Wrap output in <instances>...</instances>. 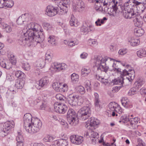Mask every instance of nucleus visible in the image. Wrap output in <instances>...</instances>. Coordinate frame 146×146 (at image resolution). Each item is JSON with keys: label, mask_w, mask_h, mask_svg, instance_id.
Masks as SVG:
<instances>
[{"label": "nucleus", "mask_w": 146, "mask_h": 146, "mask_svg": "<svg viewBox=\"0 0 146 146\" xmlns=\"http://www.w3.org/2000/svg\"><path fill=\"white\" fill-rule=\"evenodd\" d=\"M30 28L25 33H23L20 38L19 43L21 45H25L35 41L37 43H40L44 39V32L43 31L38 29L39 25L37 24L31 23L29 25Z\"/></svg>", "instance_id": "nucleus-1"}, {"label": "nucleus", "mask_w": 146, "mask_h": 146, "mask_svg": "<svg viewBox=\"0 0 146 146\" xmlns=\"http://www.w3.org/2000/svg\"><path fill=\"white\" fill-rule=\"evenodd\" d=\"M91 107L90 104L86 105L79 110L77 114L74 110L69 109L68 111L66 116L68 122L71 125H75L78 123V120L76 119L78 115L81 120L84 121L88 119L91 115Z\"/></svg>", "instance_id": "nucleus-2"}, {"label": "nucleus", "mask_w": 146, "mask_h": 146, "mask_svg": "<svg viewBox=\"0 0 146 146\" xmlns=\"http://www.w3.org/2000/svg\"><path fill=\"white\" fill-rule=\"evenodd\" d=\"M107 4L102 7L103 10L105 13L108 14H115L117 12H121L125 19H128V1L126 2L123 5H120L116 0H112L111 2H107Z\"/></svg>", "instance_id": "nucleus-3"}, {"label": "nucleus", "mask_w": 146, "mask_h": 146, "mask_svg": "<svg viewBox=\"0 0 146 146\" xmlns=\"http://www.w3.org/2000/svg\"><path fill=\"white\" fill-rule=\"evenodd\" d=\"M86 123L85 125V127L91 130V137L94 138V139H98L99 137L98 133L93 130L97 127V126L99 124L98 120L94 117H91Z\"/></svg>", "instance_id": "nucleus-4"}, {"label": "nucleus", "mask_w": 146, "mask_h": 146, "mask_svg": "<svg viewBox=\"0 0 146 146\" xmlns=\"http://www.w3.org/2000/svg\"><path fill=\"white\" fill-rule=\"evenodd\" d=\"M93 63L95 65V67H97V70H100L106 72L109 69V67L106 66V62L107 60L106 58H104L101 56H95L93 59Z\"/></svg>", "instance_id": "nucleus-5"}, {"label": "nucleus", "mask_w": 146, "mask_h": 146, "mask_svg": "<svg viewBox=\"0 0 146 146\" xmlns=\"http://www.w3.org/2000/svg\"><path fill=\"white\" fill-rule=\"evenodd\" d=\"M141 4H142V2H138L135 0H128V6L130 10L128 11V19L133 18L135 17L137 15V5Z\"/></svg>", "instance_id": "nucleus-6"}, {"label": "nucleus", "mask_w": 146, "mask_h": 146, "mask_svg": "<svg viewBox=\"0 0 146 146\" xmlns=\"http://www.w3.org/2000/svg\"><path fill=\"white\" fill-rule=\"evenodd\" d=\"M113 69L115 71H116L118 73L120 74L121 77L113 80L112 82L113 83V84H123L124 83V80L126 79H126L128 78L127 76L128 75V71L125 69L121 71V69L118 67H114Z\"/></svg>", "instance_id": "nucleus-7"}, {"label": "nucleus", "mask_w": 146, "mask_h": 146, "mask_svg": "<svg viewBox=\"0 0 146 146\" xmlns=\"http://www.w3.org/2000/svg\"><path fill=\"white\" fill-rule=\"evenodd\" d=\"M42 124L41 121L37 118H33V121L28 132L34 133L38 132L41 128Z\"/></svg>", "instance_id": "nucleus-8"}, {"label": "nucleus", "mask_w": 146, "mask_h": 146, "mask_svg": "<svg viewBox=\"0 0 146 146\" xmlns=\"http://www.w3.org/2000/svg\"><path fill=\"white\" fill-rule=\"evenodd\" d=\"M14 123L13 121L11 122L10 121H7L5 123H1L0 124V128L1 131L4 133L5 136H6L9 133L10 129L14 127Z\"/></svg>", "instance_id": "nucleus-9"}, {"label": "nucleus", "mask_w": 146, "mask_h": 146, "mask_svg": "<svg viewBox=\"0 0 146 146\" xmlns=\"http://www.w3.org/2000/svg\"><path fill=\"white\" fill-rule=\"evenodd\" d=\"M33 120L32 116L30 113H26L23 116L24 127L27 132L29 130V128L30 127Z\"/></svg>", "instance_id": "nucleus-10"}, {"label": "nucleus", "mask_w": 146, "mask_h": 146, "mask_svg": "<svg viewBox=\"0 0 146 146\" xmlns=\"http://www.w3.org/2000/svg\"><path fill=\"white\" fill-rule=\"evenodd\" d=\"M81 97L78 95H75L74 94H69L66 98V100L68 104L72 106H75L79 102Z\"/></svg>", "instance_id": "nucleus-11"}, {"label": "nucleus", "mask_w": 146, "mask_h": 146, "mask_svg": "<svg viewBox=\"0 0 146 146\" xmlns=\"http://www.w3.org/2000/svg\"><path fill=\"white\" fill-rule=\"evenodd\" d=\"M59 8L51 5L48 6L46 10V14L49 17H53L56 15L58 13Z\"/></svg>", "instance_id": "nucleus-12"}, {"label": "nucleus", "mask_w": 146, "mask_h": 146, "mask_svg": "<svg viewBox=\"0 0 146 146\" xmlns=\"http://www.w3.org/2000/svg\"><path fill=\"white\" fill-rule=\"evenodd\" d=\"M85 7V4L82 0H77L76 3L73 5V11L75 12L82 11L84 10Z\"/></svg>", "instance_id": "nucleus-13"}, {"label": "nucleus", "mask_w": 146, "mask_h": 146, "mask_svg": "<svg viewBox=\"0 0 146 146\" xmlns=\"http://www.w3.org/2000/svg\"><path fill=\"white\" fill-rule=\"evenodd\" d=\"M107 2L105 0H94V7L97 10H102V7L107 5Z\"/></svg>", "instance_id": "nucleus-14"}, {"label": "nucleus", "mask_w": 146, "mask_h": 146, "mask_svg": "<svg viewBox=\"0 0 146 146\" xmlns=\"http://www.w3.org/2000/svg\"><path fill=\"white\" fill-rule=\"evenodd\" d=\"M55 111L60 113H64L67 110V106L64 104H60L57 106L54 107Z\"/></svg>", "instance_id": "nucleus-15"}, {"label": "nucleus", "mask_w": 146, "mask_h": 146, "mask_svg": "<svg viewBox=\"0 0 146 146\" xmlns=\"http://www.w3.org/2000/svg\"><path fill=\"white\" fill-rule=\"evenodd\" d=\"M139 121L137 117H135L131 118H129L128 117V122H129V125L128 123V126H129V128L131 129H134L135 128V124L138 123Z\"/></svg>", "instance_id": "nucleus-16"}, {"label": "nucleus", "mask_w": 146, "mask_h": 146, "mask_svg": "<svg viewBox=\"0 0 146 146\" xmlns=\"http://www.w3.org/2000/svg\"><path fill=\"white\" fill-rule=\"evenodd\" d=\"M55 144L57 146H68V141L66 139H61L55 141Z\"/></svg>", "instance_id": "nucleus-17"}, {"label": "nucleus", "mask_w": 146, "mask_h": 146, "mask_svg": "<svg viewBox=\"0 0 146 146\" xmlns=\"http://www.w3.org/2000/svg\"><path fill=\"white\" fill-rule=\"evenodd\" d=\"M49 82L47 77H43L38 82H37V84L41 87L46 86Z\"/></svg>", "instance_id": "nucleus-18"}, {"label": "nucleus", "mask_w": 146, "mask_h": 146, "mask_svg": "<svg viewBox=\"0 0 146 146\" xmlns=\"http://www.w3.org/2000/svg\"><path fill=\"white\" fill-rule=\"evenodd\" d=\"M129 66L128 65V81L131 84L132 82L135 78V72L133 69L131 68L129 69Z\"/></svg>", "instance_id": "nucleus-19"}, {"label": "nucleus", "mask_w": 146, "mask_h": 146, "mask_svg": "<svg viewBox=\"0 0 146 146\" xmlns=\"http://www.w3.org/2000/svg\"><path fill=\"white\" fill-rule=\"evenodd\" d=\"M128 42L131 46H135L139 44L140 41L139 39L135 38L133 37H131L129 38Z\"/></svg>", "instance_id": "nucleus-20"}, {"label": "nucleus", "mask_w": 146, "mask_h": 146, "mask_svg": "<svg viewBox=\"0 0 146 146\" xmlns=\"http://www.w3.org/2000/svg\"><path fill=\"white\" fill-rule=\"evenodd\" d=\"M135 35L137 36H142L144 33V30L140 27H137L134 29Z\"/></svg>", "instance_id": "nucleus-21"}, {"label": "nucleus", "mask_w": 146, "mask_h": 146, "mask_svg": "<svg viewBox=\"0 0 146 146\" xmlns=\"http://www.w3.org/2000/svg\"><path fill=\"white\" fill-rule=\"evenodd\" d=\"M25 81L21 80H16L15 86L17 89H22L24 85Z\"/></svg>", "instance_id": "nucleus-22"}, {"label": "nucleus", "mask_w": 146, "mask_h": 146, "mask_svg": "<svg viewBox=\"0 0 146 146\" xmlns=\"http://www.w3.org/2000/svg\"><path fill=\"white\" fill-rule=\"evenodd\" d=\"M92 27L91 25L90 26L88 29L86 26L84 25L82 26L81 28L80 31L81 34L83 35H86L88 34L89 31H91L92 30L90 29V28Z\"/></svg>", "instance_id": "nucleus-23"}, {"label": "nucleus", "mask_w": 146, "mask_h": 146, "mask_svg": "<svg viewBox=\"0 0 146 146\" xmlns=\"http://www.w3.org/2000/svg\"><path fill=\"white\" fill-rule=\"evenodd\" d=\"M137 56L140 58L146 57V50L144 49H141L137 52Z\"/></svg>", "instance_id": "nucleus-24"}, {"label": "nucleus", "mask_w": 146, "mask_h": 146, "mask_svg": "<svg viewBox=\"0 0 146 146\" xmlns=\"http://www.w3.org/2000/svg\"><path fill=\"white\" fill-rule=\"evenodd\" d=\"M48 42L52 44V46L56 45L57 44L56 38L54 36H49L48 38Z\"/></svg>", "instance_id": "nucleus-25"}, {"label": "nucleus", "mask_w": 146, "mask_h": 146, "mask_svg": "<svg viewBox=\"0 0 146 146\" xmlns=\"http://www.w3.org/2000/svg\"><path fill=\"white\" fill-rule=\"evenodd\" d=\"M26 14L22 15L19 17L17 19L16 22L19 25H21L23 24V23L25 21V15Z\"/></svg>", "instance_id": "nucleus-26"}, {"label": "nucleus", "mask_w": 146, "mask_h": 146, "mask_svg": "<svg viewBox=\"0 0 146 146\" xmlns=\"http://www.w3.org/2000/svg\"><path fill=\"white\" fill-rule=\"evenodd\" d=\"M142 19L141 18H138L137 17H136L134 19L133 21L135 26L137 27H140L143 23Z\"/></svg>", "instance_id": "nucleus-27"}, {"label": "nucleus", "mask_w": 146, "mask_h": 146, "mask_svg": "<svg viewBox=\"0 0 146 146\" xmlns=\"http://www.w3.org/2000/svg\"><path fill=\"white\" fill-rule=\"evenodd\" d=\"M62 83H60L59 82H54L52 84L53 88L56 92L60 90L59 89L61 88V86Z\"/></svg>", "instance_id": "nucleus-28"}, {"label": "nucleus", "mask_w": 146, "mask_h": 146, "mask_svg": "<svg viewBox=\"0 0 146 146\" xmlns=\"http://www.w3.org/2000/svg\"><path fill=\"white\" fill-rule=\"evenodd\" d=\"M15 76L19 79H22L23 78L25 77V74L24 73L20 70L16 71L15 72Z\"/></svg>", "instance_id": "nucleus-29"}, {"label": "nucleus", "mask_w": 146, "mask_h": 146, "mask_svg": "<svg viewBox=\"0 0 146 146\" xmlns=\"http://www.w3.org/2000/svg\"><path fill=\"white\" fill-rule=\"evenodd\" d=\"M13 59H12V58L11 57L10 58V60L11 63H9L8 64H6L5 68L7 69H10L11 68L12 64H15L16 62V60L15 59L13 58Z\"/></svg>", "instance_id": "nucleus-30"}, {"label": "nucleus", "mask_w": 146, "mask_h": 146, "mask_svg": "<svg viewBox=\"0 0 146 146\" xmlns=\"http://www.w3.org/2000/svg\"><path fill=\"white\" fill-rule=\"evenodd\" d=\"M90 72V70L87 69L86 68H83L81 70V74L82 76L84 77L87 76Z\"/></svg>", "instance_id": "nucleus-31"}, {"label": "nucleus", "mask_w": 146, "mask_h": 146, "mask_svg": "<svg viewBox=\"0 0 146 146\" xmlns=\"http://www.w3.org/2000/svg\"><path fill=\"white\" fill-rule=\"evenodd\" d=\"M56 98L57 100H59L62 103L65 102L66 98L61 94H58L56 95Z\"/></svg>", "instance_id": "nucleus-32"}, {"label": "nucleus", "mask_w": 146, "mask_h": 146, "mask_svg": "<svg viewBox=\"0 0 146 146\" xmlns=\"http://www.w3.org/2000/svg\"><path fill=\"white\" fill-rule=\"evenodd\" d=\"M121 102L123 106L125 108H128V99L127 97H123L121 100Z\"/></svg>", "instance_id": "nucleus-33"}, {"label": "nucleus", "mask_w": 146, "mask_h": 146, "mask_svg": "<svg viewBox=\"0 0 146 146\" xmlns=\"http://www.w3.org/2000/svg\"><path fill=\"white\" fill-rule=\"evenodd\" d=\"M71 79L72 81L73 82L76 81L78 82L79 80V76L77 74L75 73H74L71 75Z\"/></svg>", "instance_id": "nucleus-34"}, {"label": "nucleus", "mask_w": 146, "mask_h": 146, "mask_svg": "<svg viewBox=\"0 0 146 146\" xmlns=\"http://www.w3.org/2000/svg\"><path fill=\"white\" fill-rule=\"evenodd\" d=\"M22 66L23 68L26 70H29L30 69V66L29 63L27 62L23 63Z\"/></svg>", "instance_id": "nucleus-35"}, {"label": "nucleus", "mask_w": 146, "mask_h": 146, "mask_svg": "<svg viewBox=\"0 0 146 146\" xmlns=\"http://www.w3.org/2000/svg\"><path fill=\"white\" fill-rule=\"evenodd\" d=\"M14 4V1L12 0H9L8 1H6L5 7L11 8L13 5Z\"/></svg>", "instance_id": "nucleus-36"}, {"label": "nucleus", "mask_w": 146, "mask_h": 146, "mask_svg": "<svg viewBox=\"0 0 146 146\" xmlns=\"http://www.w3.org/2000/svg\"><path fill=\"white\" fill-rule=\"evenodd\" d=\"M18 135L17 136L16 140L17 142H23L24 139L19 132H17Z\"/></svg>", "instance_id": "nucleus-37"}, {"label": "nucleus", "mask_w": 146, "mask_h": 146, "mask_svg": "<svg viewBox=\"0 0 146 146\" xmlns=\"http://www.w3.org/2000/svg\"><path fill=\"white\" fill-rule=\"evenodd\" d=\"M117 105V104L115 102H111L108 105V107L110 109L113 111L114 108Z\"/></svg>", "instance_id": "nucleus-38"}, {"label": "nucleus", "mask_w": 146, "mask_h": 146, "mask_svg": "<svg viewBox=\"0 0 146 146\" xmlns=\"http://www.w3.org/2000/svg\"><path fill=\"white\" fill-rule=\"evenodd\" d=\"M45 63L43 60L41 59L37 62V66L42 68L44 66Z\"/></svg>", "instance_id": "nucleus-39"}, {"label": "nucleus", "mask_w": 146, "mask_h": 146, "mask_svg": "<svg viewBox=\"0 0 146 146\" xmlns=\"http://www.w3.org/2000/svg\"><path fill=\"white\" fill-rule=\"evenodd\" d=\"M83 137L77 135L76 141H75V144H80L83 141Z\"/></svg>", "instance_id": "nucleus-40"}, {"label": "nucleus", "mask_w": 146, "mask_h": 146, "mask_svg": "<svg viewBox=\"0 0 146 146\" xmlns=\"http://www.w3.org/2000/svg\"><path fill=\"white\" fill-rule=\"evenodd\" d=\"M78 44V42L77 40H76L68 41L67 42L68 45L71 47L73 46H74Z\"/></svg>", "instance_id": "nucleus-41"}, {"label": "nucleus", "mask_w": 146, "mask_h": 146, "mask_svg": "<svg viewBox=\"0 0 146 146\" xmlns=\"http://www.w3.org/2000/svg\"><path fill=\"white\" fill-rule=\"evenodd\" d=\"M116 106L114 108V111H115L116 113H118L119 114H121L122 112V110L119 105L117 104Z\"/></svg>", "instance_id": "nucleus-42"}, {"label": "nucleus", "mask_w": 146, "mask_h": 146, "mask_svg": "<svg viewBox=\"0 0 146 146\" xmlns=\"http://www.w3.org/2000/svg\"><path fill=\"white\" fill-rule=\"evenodd\" d=\"M138 90L135 87H133L130 89L128 92V94L130 95H133L135 94Z\"/></svg>", "instance_id": "nucleus-43"}, {"label": "nucleus", "mask_w": 146, "mask_h": 146, "mask_svg": "<svg viewBox=\"0 0 146 146\" xmlns=\"http://www.w3.org/2000/svg\"><path fill=\"white\" fill-rule=\"evenodd\" d=\"M77 88L78 92H79L81 94H84L85 93V90L84 87L82 86H79Z\"/></svg>", "instance_id": "nucleus-44"}, {"label": "nucleus", "mask_w": 146, "mask_h": 146, "mask_svg": "<svg viewBox=\"0 0 146 146\" xmlns=\"http://www.w3.org/2000/svg\"><path fill=\"white\" fill-rule=\"evenodd\" d=\"M121 119L122 120V123L124 124H126V125L127 124L128 118L127 115H124L122 116L121 117Z\"/></svg>", "instance_id": "nucleus-45"}, {"label": "nucleus", "mask_w": 146, "mask_h": 146, "mask_svg": "<svg viewBox=\"0 0 146 146\" xmlns=\"http://www.w3.org/2000/svg\"><path fill=\"white\" fill-rule=\"evenodd\" d=\"M144 83V82L143 81H139L137 82H136L135 84L136 86L137 89L138 90L139 88L141 87L143 84Z\"/></svg>", "instance_id": "nucleus-46"}, {"label": "nucleus", "mask_w": 146, "mask_h": 146, "mask_svg": "<svg viewBox=\"0 0 146 146\" xmlns=\"http://www.w3.org/2000/svg\"><path fill=\"white\" fill-rule=\"evenodd\" d=\"M3 27L5 29V31L7 33H10L12 30L11 27L7 24H5L4 25H3Z\"/></svg>", "instance_id": "nucleus-47"}, {"label": "nucleus", "mask_w": 146, "mask_h": 146, "mask_svg": "<svg viewBox=\"0 0 146 146\" xmlns=\"http://www.w3.org/2000/svg\"><path fill=\"white\" fill-rule=\"evenodd\" d=\"M75 20L74 17V16L73 17L72 16L70 21V24L71 26L76 27L77 26V25H76L75 24ZM76 25H77L76 24Z\"/></svg>", "instance_id": "nucleus-48"}, {"label": "nucleus", "mask_w": 146, "mask_h": 146, "mask_svg": "<svg viewBox=\"0 0 146 146\" xmlns=\"http://www.w3.org/2000/svg\"><path fill=\"white\" fill-rule=\"evenodd\" d=\"M77 135H72L70 137V139L71 142L75 144V141H76Z\"/></svg>", "instance_id": "nucleus-49"}, {"label": "nucleus", "mask_w": 146, "mask_h": 146, "mask_svg": "<svg viewBox=\"0 0 146 146\" xmlns=\"http://www.w3.org/2000/svg\"><path fill=\"white\" fill-rule=\"evenodd\" d=\"M99 80H100L101 82L106 85L108 84V79H105L104 78H103L100 77H99Z\"/></svg>", "instance_id": "nucleus-50"}, {"label": "nucleus", "mask_w": 146, "mask_h": 146, "mask_svg": "<svg viewBox=\"0 0 146 146\" xmlns=\"http://www.w3.org/2000/svg\"><path fill=\"white\" fill-rule=\"evenodd\" d=\"M51 56L50 54H46L45 55V60L46 62H50L51 60Z\"/></svg>", "instance_id": "nucleus-51"}, {"label": "nucleus", "mask_w": 146, "mask_h": 146, "mask_svg": "<svg viewBox=\"0 0 146 146\" xmlns=\"http://www.w3.org/2000/svg\"><path fill=\"white\" fill-rule=\"evenodd\" d=\"M62 1H64L65 2H63L62 3V5L63 6L65 7V9L63 8L64 9L66 10L65 8H67L68 4L69 3V2L70 0H62Z\"/></svg>", "instance_id": "nucleus-52"}, {"label": "nucleus", "mask_w": 146, "mask_h": 146, "mask_svg": "<svg viewBox=\"0 0 146 146\" xmlns=\"http://www.w3.org/2000/svg\"><path fill=\"white\" fill-rule=\"evenodd\" d=\"M43 25L44 27V29L47 30L50 29L51 27V26L48 23H43Z\"/></svg>", "instance_id": "nucleus-53"}, {"label": "nucleus", "mask_w": 146, "mask_h": 146, "mask_svg": "<svg viewBox=\"0 0 146 146\" xmlns=\"http://www.w3.org/2000/svg\"><path fill=\"white\" fill-rule=\"evenodd\" d=\"M104 23V22L103 20H100V19H98L97 21L95 22V24L97 26H100L101 25V24H103Z\"/></svg>", "instance_id": "nucleus-54"}, {"label": "nucleus", "mask_w": 146, "mask_h": 146, "mask_svg": "<svg viewBox=\"0 0 146 146\" xmlns=\"http://www.w3.org/2000/svg\"><path fill=\"white\" fill-rule=\"evenodd\" d=\"M53 140V138L52 137L48 136L47 137H44L43 139V140L45 142H50L51 140Z\"/></svg>", "instance_id": "nucleus-55"}, {"label": "nucleus", "mask_w": 146, "mask_h": 146, "mask_svg": "<svg viewBox=\"0 0 146 146\" xmlns=\"http://www.w3.org/2000/svg\"><path fill=\"white\" fill-rule=\"evenodd\" d=\"M67 68V65L65 63H62L60 64V70H65Z\"/></svg>", "instance_id": "nucleus-56"}, {"label": "nucleus", "mask_w": 146, "mask_h": 146, "mask_svg": "<svg viewBox=\"0 0 146 146\" xmlns=\"http://www.w3.org/2000/svg\"><path fill=\"white\" fill-rule=\"evenodd\" d=\"M60 64H58V63H55L54 64V68L56 69V71H60Z\"/></svg>", "instance_id": "nucleus-57"}, {"label": "nucleus", "mask_w": 146, "mask_h": 146, "mask_svg": "<svg viewBox=\"0 0 146 146\" xmlns=\"http://www.w3.org/2000/svg\"><path fill=\"white\" fill-rule=\"evenodd\" d=\"M127 50L126 49H121L119 50L118 53L121 55H123L127 53Z\"/></svg>", "instance_id": "nucleus-58"}, {"label": "nucleus", "mask_w": 146, "mask_h": 146, "mask_svg": "<svg viewBox=\"0 0 146 146\" xmlns=\"http://www.w3.org/2000/svg\"><path fill=\"white\" fill-rule=\"evenodd\" d=\"M5 0H0V8H3L5 7Z\"/></svg>", "instance_id": "nucleus-59"}, {"label": "nucleus", "mask_w": 146, "mask_h": 146, "mask_svg": "<svg viewBox=\"0 0 146 146\" xmlns=\"http://www.w3.org/2000/svg\"><path fill=\"white\" fill-rule=\"evenodd\" d=\"M47 107L46 103L45 102L42 103V104L40 105V110H45V108Z\"/></svg>", "instance_id": "nucleus-60"}, {"label": "nucleus", "mask_w": 146, "mask_h": 146, "mask_svg": "<svg viewBox=\"0 0 146 146\" xmlns=\"http://www.w3.org/2000/svg\"><path fill=\"white\" fill-rule=\"evenodd\" d=\"M88 54L85 52H83L80 55V57L82 59H85L87 57Z\"/></svg>", "instance_id": "nucleus-61"}, {"label": "nucleus", "mask_w": 146, "mask_h": 146, "mask_svg": "<svg viewBox=\"0 0 146 146\" xmlns=\"http://www.w3.org/2000/svg\"><path fill=\"white\" fill-rule=\"evenodd\" d=\"M100 101V100H94V104L96 107L97 108H100V105L99 104Z\"/></svg>", "instance_id": "nucleus-62"}, {"label": "nucleus", "mask_w": 146, "mask_h": 146, "mask_svg": "<svg viewBox=\"0 0 146 146\" xmlns=\"http://www.w3.org/2000/svg\"><path fill=\"white\" fill-rule=\"evenodd\" d=\"M120 88V87L115 86L113 87L112 91L113 92H117L119 90Z\"/></svg>", "instance_id": "nucleus-63"}, {"label": "nucleus", "mask_w": 146, "mask_h": 146, "mask_svg": "<svg viewBox=\"0 0 146 146\" xmlns=\"http://www.w3.org/2000/svg\"><path fill=\"white\" fill-rule=\"evenodd\" d=\"M141 93L143 96H146V89H141Z\"/></svg>", "instance_id": "nucleus-64"}]
</instances>
